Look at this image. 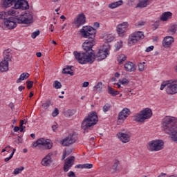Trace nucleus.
<instances>
[{
  "mask_svg": "<svg viewBox=\"0 0 177 177\" xmlns=\"http://www.w3.org/2000/svg\"><path fill=\"white\" fill-rule=\"evenodd\" d=\"M8 16H15L16 17H19L17 15H19V11L17 10H10L7 12Z\"/></svg>",
  "mask_w": 177,
  "mask_h": 177,
  "instance_id": "34",
  "label": "nucleus"
},
{
  "mask_svg": "<svg viewBox=\"0 0 177 177\" xmlns=\"http://www.w3.org/2000/svg\"><path fill=\"white\" fill-rule=\"evenodd\" d=\"M52 156L53 153H49L47 156H45L41 160V165L44 167H48V165H50L52 163Z\"/></svg>",
  "mask_w": 177,
  "mask_h": 177,
  "instance_id": "18",
  "label": "nucleus"
},
{
  "mask_svg": "<svg viewBox=\"0 0 177 177\" xmlns=\"http://www.w3.org/2000/svg\"><path fill=\"white\" fill-rule=\"evenodd\" d=\"M103 89V83L102 82H98L93 86V91H102Z\"/></svg>",
  "mask_w": 177,
  "mask_h": 177,
  "instance_id": "35",
  "label": "nucleus"
},
{
  "mask_svg": "<svg viewBox=\"0 0 177 177\" xmlns=\"http://www.w3.org/2000/svg\"><path fill=\"white\" fill-rule=\"evenodd\" d=\"M37 146H43L44 149H47L48 150H50L52 147H53V144L50 142V140L47 139L45 140L44 138H40L37 140V142L32 144V147L35 148Z\"/></svg>",
  "mask_w": 177,
  "mask_h": 177,
  "instance_id": "8",
  "label": "nucleus"
},
{
  "mask_svg": "<svg viewBox=\"0 0 177 177\" xmlns=\"http://www.w3.org/2000/svg\"><path fill=\"white\" fill-rule=\"evenodd\" d=\"M75 114V110L74 109H68L64 112V115L65 117H67L68 118H70V117H73Z\"/></svg>",
  "mask_w": 177,
  "mask_h": 177,
  "instance_id": "30",
  "label": "nucleus"
},
{
  "mask_svg": "<svg viewBox=\"0 0 177 177\" xmlns=\"http://www.w3.org/2000/svg\"><path fill=\"white\" fill-rule=\"evenodd\" d=\"M147 149L149 151H160L164 149V141L156 140L148 143Z\"/></svg>",
  "mask_w": 177,
  "mask_h": 177,
  "instance_id": "7",
  "label": "nucleus"
},
{
  "mask_svg": "<svg viewBox=\"0 0 177 177\" xmlns=\"http://www.w3.org/2000/svg\"><path fill=\"white\" fill-rule=\"evenodd\" d=\"M162 127L165 133H172V129L177 128V119L175 117H165L162 121Z\"/></svg>",
  "mask_w": 177,
  "mask_h": 177,
  "instance_id": "4",
  "label": "nucleus"
},
{
  "mask_svg": "<svg viewBox=\"0 0 177 177\" xmlns=\"http://www.w3.org/2000/svg\"><path fill=\"white\" fill-rule=\"evenodd\" d=\"M174 38L171 36H167L164 38L162 45L165 48H169L174 44Z\"/></svg>",
  "mask_w": 177,
  "mask_h": 177,
  "instance_id": "19",
  "label": "nucleus"
},
{
  "mask_svg": "<svg viewBox=\"0 0 177 177\" xmlns=\"http://www.w3.org/2000/svg\"><path fill=\"white\" fill-rule=\"evenodd\" d=\"M84 23H86V17L84 14L78 15L77 19L74 21V24H75L77 28H80Z\"/></svg>",
  "mask_w": 177,
  "mask_h": 177,
  "instance_id": "14",
  "label": "nucleus"
},
{
  "mask_svg": "<svg viewBox=\"0 0 177 177\" xmlns=\"http://www.w3.org/2000/svg\"><path fill=\"white\" fill-rule=\"evenodd\" d=\"M95 28H99V27H100V24H99L98 22H95L93 24Z\"/></svg>",
  "mask_w": 177,
  "mask_h": 177,
  "instance_id": "58",
  "label": "nucleus"
},
{
  "mask_svg": "<svg viewBox=\"0 0 177 177\" xmlns=\"http://www.w3.org/2000/svg\"><path fill=\"white\" fill-rule=\"evenodd\" d=\"M168 31L169 32H171V35L176 34V26H175V25L171 26Z\"/></svg>",
  "mask_w": 177,
  "mask_h": 177,
  "instance_id": "38",
  "label": "nucleus"
},
{
  "mask_svg": "<svg viewBox=\"0 0 177 177\" xmlns=\"http://www.w3.org/2000/svg\"><path fill=\"white\" fill-rule=\"evenodd\" d=\"M167 134L171 135V139L174 142H177V128L172 129L171 133Z\"/></svg>",
  "mask_w": 177,
  "mask_h": 177,
  "instance_id": "31",
  "label": "nucleus"
},
{
  "mask_svg": "<svg viewBox=\"0 0 177 177\" xmlns=\"http://www.w3.org/2000/svg\"><path fill=\"white\" fill-rule=\"evenodd\" d=\"M122 3H123L122 0H119L118 1L110 3L109 5V8H110V9H115V8H118V6H121Z\"/></svg>",
  "mask_w": 177,
  "mask_h": 177,
  "instance_id": "28",
  "label": "nucleus"
},
{
  "mask_svg": "<svg viewBox=\"0 0 177 177\" xmlns=\"http://www.w3.org/2000/svg\"><path fill=\"white\" fill-rule=\"evenodd\" d=\"M147 6V0H139L136 8H146Z\"/></svg>",
  "mask_w": 177,
  "mask_h": 177,
  "instance_id": "32",
  "label": "nucleus"
},
{
  "mask_svg": "<svg viewBox=\"0 0 177 177\" xmlns=\"http://www.w3.org/2000/svg\"><path fill=\"white\" fill-rule=\"evenodd\" d=\"M40 34V32L39 30H37V31H35L32 33L31 35V37L33 39H35V38H37V37H38V35H39Z\"/></svg>",
  "mask_w": 177,
  "mask_h": 177,
  "instance_id": "46",
  "label": "nucleus"
},
{
  "mask_svg": "<svg viewBox=\"0 0 177 177\" xmlns=\"http://www.w3.org/2000/svg\"><path fill=\"white\" fill-rule=\"evenodd\" d=\"M106 41L107 42H111V41L114 40V37L111 35H108L106 37Z\"/></svg>",
  "mask_w": 177,
  "mask_h": 177,
  "instance_id": "49",
  "label": "nucleus"
},
{
  "mask_svg": "<svg viewBox=\"0 0 177 177\" xmlns=\"http://www.w3.org/2000/svg\"><path fill=\"white\" fill-rule=\"evenodd\" d=\"M110 109H111V104H106L103 106L102 110H103L104 113H107V111H109V110H110Z\"/></svg>",
  "mask_w": 177,
  "mask_h": 177,
  "instance_id": "41",
  "label": "nucleus"
},
{
  "mask_svg": "<svg viewBox=\"0 0 177 177\" xmlns=\"http://www.w3.org/2000/svg\"><path fill=\"white\" fill-rule=\"evenodd\" d=\"M128 27H129V24L127 21L119 24L116 26V31L120 37H122L125 32L128 31Z\"/></svg>",
  "mask_w": 177,
  "mask_h": 177,
  "instance_id": "12",
  "label": "nucleus"
},
{
  "mask_svg": "<svg viewBox=\"0 0 177 177\" xmlns=\"http://www.w3.org/2000/svg\"><path fill=\"white\" fill-rule=\"evenodd\" d=\"M8 12L2 11L0 12V19L4 20V21L8 19Z\"/></svg>",
  "mask_w": 177,
  "mask_h": 177,
  "instance_id": "37",
  "label": "nucleus"
},
{
  "mask_svg": "<svg viewBox=\"0 0 177 177\" xmlns=\"http://www.w3.org/2000/svg\"><path fill=\"white\" fill-rule=\"evenodd\" d=\"M125 60H127V57L125 56V55L121 54V55H118V62L119 64H122V63H124V62H125Z\"/></svg>",
  "mask_w": 177,
  "mask_h": 177,
  "instance_id": "33",
  "label": "nucleus"
},
{
  "mask_svg": "<svg viewBox=\"0 0 177 177\" xmlns=\"http://www.w3.org/2000/svg\"><path fill=\"white\" fill-rule=\"evenodd\" d=\"M18 89L19 92H21V91H23L24 89H26V87H24V86H20L18 87Z\"/></svg>",
  "mask_w": 177,
  "mask_h": 177,
  "instance_id": "60",
  "label": "nucleus"
},
{
  "mask_svg": "<svg viewBox=\"0 0 177 177\" xmlns=\"http://www.w3.org/2000/svg\"><path fill=\"white\" fill-rule=\"evenodd\" d=\"M75 142H77V136L70 133L68 136L60 141V145L64 146V147H66L71 146V145H74Z\"/></svg>",
  "mask_w": 177,
  "mask_h": 177,
  "instance_id": "9",
  "label": "nucleus"
},
{
  "mask_svg": "<svg viewBox=\"0 0 177 177\" xmlns=\"http://www.w3.org/2000/svg\"><path fill=\"white\" fill-rule=\"evenodd\" d=\"M64 153H66L67 156H70V154L73 153V149L66 148L65 149Z\"/></svg>",
  "mask_w": 177,
  "mask_h": 177,
  "instance_id": "51",
  "label": "nucleus"
},
{
  "mask_svg": "<svg viewBox=\"0 0 177 177\" xmlns=\"http://www.w3.org/2000/svg\"><path fill=\"white\" fill-rule=\"evenodd\" d=\"M93 168V165L91 163H85L84 164V169H91Z\"/></svg>",
  "mask_w": 177,
  "mask_h": 177,
  "instance_id": "48",
  "label": "nucleus"
},
{
  "mask_svg": "<svg viewBox=\"0 0 177 177\" xmlns=\"http://www.w3.org/2000/svg\"><path fill=\"white\" fill-rule=\"evenodd\" d=\"M18 24H31L34 22V17L32 12H24L19 17H9L4 21V26L8 30H13L17 27Z\"/></svg>",
  "mask_w": 177,
  "mask_h": 177,
  "instance_id": "2",
  "label": "nucleus"
},
{
  "mask_svg": "<svg viewBox=\"0 0 177 177\" xmlns=\"http://www.w3.org/2000/svg\"><path fill=\"white\" fill-rule=\"evenodd\" d=\"M153 49H154V46H150L146 48L145 52H151Z\"/></svg>",
  "mask_w": 177,
  "mask_h": 177,
  "instance_id": "53",
  "label": "nucleus"
},
{
  "mask_svg": "<svg viewBox=\"0 0 177 177\" xmlns=\"http://www.w3.org/2000/svg\"><path fill=\"white\" fill-rule=\"evenodd\" d=\"M167 176V174L165 173H161L160 175H159L158 177H165Z\"/></svg>",
  "mask_w": 177,
  "mask_h": 177,
  "instance_id": "61",
  "label": "nucleus"
},
{
  "mask_svg": "<svg viewBox=\"0 0 177 177\" xmlns=\"http://www.w3.org/2000/svg\"><path fill=\"white\" fill-rule=\"evenodd\" d=\"M166 89L168 95H175L177 93V80H168L163 82L160 86V91Z\"/></svg>",
  "mask_w": 177,
  "mask_h": 177,
  "instance_id": "6",
  "label": "nucleus"
},
{
  "mask_svg": "<svg viewBox=\"0 0 177 177\" xmlns=\"http://www.w3.org/2000/svg\"><path fill=\"white\" fill-rule=\"evenodd\" d=\"M122 47V41H118L117 44H115V48H116V50H120L121 48Z\"/></svg>",
  "mask_w": 177,
  "mask_h": 177,
  "instance_id": "44",
  "label": "nucleus"
},
{
  "mask_svg": "<svg viewBox=\"0 0 177 177\" xmlns=\"http://www.w3.org/2000/svg\"><path fill=\"white\" fill-rule=\"evenodd\" d=\"M141 113H142V115L145 120H149V118H150V117H151L153 115L151 109L149 108H146L145 110L142 111Z\"/></svg>",
  "mask_w": 177,
  "mask_h": 177,
  "instance_id": "23",
  "label": "nucleus"
},
{
  "mask_svg": "<svg viewBox=\"0 0 177 177\" xmlns=\"http://www.w3.org/2000/svg\"><path fill=\"white\" fill-rule=\"evenodd\" d=\"M143 38H145L143 32H136L129 36V42L130 44H136L138 41H140V39H143Z\"/></svg>",
  "mask_w": 177,
  "mask_h": 177,
  "instance_id": "10",
  "label": "nucleus"
},
{
  "mask_svg": "<svg viewBox=\"0 0 177 177\" xmlns=\"http://www.w3.org/2000/svg\"><path fill=\"white\" fill-rule=\"evenodd\" d=\"M73 66H68L66 68H63L62 73L69 75H74V72H73Z\"/></svg>",
  "mask_w": 177,
  "mask_h": 177,
  "instance_id": "26",
  "label": "nucleus"
},
{
  "mask_svg": "<svg viewBox=\"0 0 177 177\" xmlns=\"http://www.w3.org/2000/svg\"><path fill=\"white\" fill-rule=\"evenodd\" d=\"M145 120L146 119L145 118V116H143V113H142V111L134 115V121H136V122H145Z\"/></svg>",
  "mask_w": 177,
  "mask_h": 177,
  "instance_id": "24",
  "label": "nucleus"
},
{
  "mask_svg": "<svg viewBox=\"0 0 177 177\" xmlns=\"http://www.w3.org/2000/svg\"><path fill=\"white\" fill-rule=\"evenodd\" d=\"M49 106H50V101L48 100V101H46L45 103H43L42 104V107L43 109H44V110H46Z\"/></svg>",
  "mask_w": 177,
  "mask_h": 177,
  "instance_id": "42",
  "label": "nucleus"
},
{
  "mask_svg": "<svg viewBox=\"0 0 177 177\" xmlns=\"http://www.w3.org/2000/svg\"><path fill=\"white\" fill-rule=\"evenodd\" d=\"M14 9L27 10V9H30V5H28V1L26 0H16Z\"/></svg>",
  "mask_w": 177,
  "mask_h": 177,
  "instance_id": "11",
  "label": "nucleus"
},
{
  "mask_svg": "<svg viewBox=\"0 0 177 177\" xmlns=\"http://www.w3.org/2000/svg\"><path fill=\"white\" fill-rule=\"evenodd\" d=\"M53 86L55 89H60V88H62V83L57 80H55L53 83Z\"/></svg>",
  "mask_w": 177,
  "mask_h": 177,
  "instance_id": "39",
  "label": "nucleus"
},
{
  "mask_svg": "<svg viewBox=\"0 0 177 177\" xmlns=\"http://www.w3.org/2000/svg\"><path fill=\"white\" fill-rule=\"evenodd\" d=\"M22 171H24V167H21L19 168H16L14 170V175H19V174H20V172H21Z\"/></svg>",
  "mask_w": 177,
  "mask_h": 177,
  "instance_id": "40",
  "label": "nucleus"
},
{
  "mask_svg": "<svg viewBox=\"0 0 177 177\" xmlns=\"http://www.w3.org/2000/svg\"><path fill=\"white\" fill-rule=\"evenodd\" d=\"M108 93L111 95V96H117V95H120V91H115V89L113 88L111 86H108Z\"/></svg>",
  "mask_w": 177,
  "mask_h": 177,
  "instance_id": "29",
  "label": "nucleus"
},
{
  "mask_svg": "<svg viewBox=\"0 0 177 177\" xmlns=\"http://www.w3.org/2000/svg\"><path fill=\"white\" fill-rule=\"evenodd\" d=\"M20 131V127L16 126L14 127V132H19Z\"/></svg>",
  "mask_w": 177,
  "mask_h": 177,
  "instance_id": "59",
  "label": "nucleus"
},
{
  "mask_svg": "<svg viewBox=\"0 0 177 177\" xmlns=\"http://www.w3.org/2000/svg\"><path fill=\"white\" fill-rule=\"evenodd\" d=\"M68 177H74V176H75V174L74 173V171H71L68 173Z\"/></svg>",
  "mask_w": 177,
  "mask_h": 177,
  "instance_id": "56",
  "label": "nucleus"
},
{
  "mask_svg": "<svg viewBox=\"0 0 177 177\" xmlns=\"http://www.w3.org/2000/svg\"><path fill=\"white\" fill-rule=\"evenodd\" d=\"M171 17H172V12H165L160 16V20H162V21H167V20L171 19Z\"/></svg>",
  "mask_w": 177,
  "mask_h": 177,
  "instance_id": "25",
  "label": "nucleus"
},
{
  "mask_svg": "<svg viewBox=\"0 0 177 177\" xmlns=\"http://www.w3.org/2000/svg\"><path fill=\"white\" fill-rule=\"evenodd\" d=\"M93 50L89 51H85L82 53H78L77 51H74L73 55L75 56V59L77 60L78 63L80 64H86V63H90L92 64L95 59H96L98 62L100 60H103L107 57L108 55H110V51L109 48H104V50H99L98 53L95 55L93 53Z\"/></svg>",
  "mask_w": 177,
  "mask_h": 177,
  "instance_id": "1",
  "label": "nucleus"
},
{
  "mask_svg": "<svg viewBox=\"0 0 177 177\" xmlns=\"http://www.w3.org/2000/svg\"><path fill=\"white\" fill-rule=\"evenodd\" d=\"M98 118H97V114L96 112H91L89 113L87 118H86L82 123V128L84 131H86V129H89L91 127H93V125H96L97 123Z\"/></svg>",
  "mask_w": 177,
  "mask_h": 177,
  "instance_id": "5",
  "label": "nucleus"
},
{
  "mask_svg": "<svg viewBox=\"0 0 177 177\" xmlns=\"http://www.w3.org/2000/svg\"><path fill=\"white\" fill-rule=\"evenodd\" d=\"M36 56L37 57H41V56H42V53L41 52L37 53H36Z\"/></svg>",
  "mask_w": 177,
  "mask_h": 177,
  "instance_id": "62",
  "label": "nucleus"
},
{
  "mask_svg": "<svg viewBox=\"0 0 177 177\" xmlns=\"http://www.w3.org/2000/svg\"><path fill=\"white\" fill-rule=\"evenodd\" d=\"M67 156V154L66 153L64 152L63 155H62V160H64L66 158V157Z\"/></svg>",
  "mask_w": 177,
  "mask_h": 177,
  "instance_id": "63",
  "label": "nucleus"
},
{
  "mask_svg": "<svg viewBox=\"0 0 177 177\" xmlns=\"http://www.w3.org/2000/svg\"><path fill=\"white\" fill-rule=\"evenodd\" d=\"M129 114H131V111L129 109L124 108L119 113L118 120L120 121H125Z\"/></svg>",
  "mask_w": 177,
  "mask_h": 177,
  "instance_id": "15",
  "label": "nucleus"
},
{
  "mask_svg": "<svg viewBox=\"0 0 177 177\" xmlns=\"http://www.w3.org/2000/svg\"><path fill=\"white\" fill-rule=\"evenodd\" d=\"M120 165V161L118 160H115L113 165H112L113 172H117V169Z\"/></svg>",
  "mask_w": 177,
  "mask_h": 177,
  "instance_id": "36",
  "label": "nucleus"
},
{
  "mask_svg": "<svg viewBox=\"0 0 177 177\" xmlns=\"http://www.w3.org/2000/svg\"><path fill=\"white\" fill-rule=\"evenodd\" d=\"M124 70L129 73H135L136 71V66L131 62H127L124 64Z\"/></svg>",
  "mask_w": 177,
  "mask_h": 177,
  "instance_id": "17",
  "label": "nucleus"
},
{
  "mask_svg": "<svg viewBox=\"0 0 177 177\" xmlns=\"http://www.w3.org/2000/svg\"><path fill=\"white\" fill-rule=\"evenodd\" d=\"M80 34L83 38L88 39L82 44L84 50L85 52H89V50H92V48L95 45L96 30L91 26H83L80 30Z\"/></svg>",
  "mask_w": 177,
  "mask_h": 177,
  "instance_id": "3",
  "label": "nucleus"
},
{
  "mask_svg": "<svg viewBox=\"0 0 177 177\" xmlns=\"http://www.w3.org/2000/svg\"><path fill=\"white\" fill-rule=\"evenodd\" d=\"M12 158H13V153H11L8 158H6L4 159L5 162H8V161H9L10 160H12Z\"/></svg>",
  "mask_w": 177,
  "mask_h": 177,
  "instance_id": "54",
  "label": "nucleus"
},
{
  "mask_svg": "<svg viewBox=\"0 0 177 177\" xmlns=\"http://www.w3.org/2000/svg\"><path fill=\"white\" fill-rule=\"evenodd\" d=\"M74 161H75V157L74 156H71L67 158L65 160V162L64 165V171L65 172H68L70 171V169L73 165H74Z\"/></svg>",
  "mask_w": 177,
  "mask_h": 177,
  "instance_id": "13",
  "label": "nucleus"
},
{
  "mask_svg": "<svg viewBox=\"0 0 177 177\" xmlns=\"http://www.w3.org/2000/svg\"><path fill=\"white\" fill-rule=\"evenodd\" d=\"M8 70H9V62L3 59L0 62V71L4 73L5 71H8Z\"/></svg>",
  "mask_w": 177,
  "mask_h": 177,
  "instance_id": "20",
  "label": "nucleus"
},
{
  "mask_svg": "<svg viewBox=\"0 0 177 177\" xmlns=\"http://www.w3.org/2000/svg\"><path fill=\"white\" fill-rule=\"evenodd\" d=\"M117 136L122 143H128L131 140V136L128 133L120 132L117 134Z\"/></svg>",
  "mask_w": 177,
  "mask_h": 177,
  "instance_id": "16",
  "label": "nucleus"
},
{
  "mask_svg": "<svg viewBox=\"0 0 177 177\" xmlns=\"http://www.w3.org/2000/svg\"><path fill=\"white\" fill-rule=\"evenodd\" d=\"M12 50L7 49L3 52V60H6V62H11L12 61Z\"/></svg>",
  "mask_w": 177,
  "mask_h": 177,
  "instance_id": "21",
  "label": "nucleus"
},
{
  "mask_svg": "<svg viewBox=\"0 0 177 177\" xmlns=\"http://www.w3.org/2000/svg\"><path fill=\"white\" fill-rule=\"evenodd\" d=\"M51 128H52L53 132H56V131H57V128H58L57 123H55L54 124H53Z\"/></svg>",
  "mask_w": 177,
  "mask_h": 177,
  "instance_id": "52",
  "label": "nucleus"
},
{
  "mask_svg": "<svg viewBox=\"0 0 177 177\" xmlns=\"http://www.w3.org/2000/svg\"><path fill=\"white\" fill-rule=\"evenodd\" d=\"M16 0H2L1 5L3 8H10L13 5H15Z\"/></svg>",
  "mask_w": 177,
  "mask_h": 177,
  "instance_id": "22",
  "label": "nucleus"
},
{
  "mask_svg": "<svg viewBox=\"0 0 177 177\" xmlns=\"http://www.w3.org/2000/svg\"><path fill=\"white\" fill-rule=\"evenodd\" d=\"M10 149H12V147H10V146L6 147V151H10Z\"/></svg>",
  "mask_w": 177,
  "mask_h": 177,
  "instance_id": "64",
  "label": "nucleus"
},
{
  "mask_svg": "<svg viewBox=\"0 0 177 177\" xmlns=\"http://www.w3.org/2000/svg\"><path fill=\"white\" fill-rule=\"evenodd\" d=\"M59 115V109L55 108V110L53 111V117H57Z\"/></svg>",
  "mask_w": 177,
  "mask_h": 177,
  "instance_id": "50",
  "label": "nucleus"
},
{
  "mask_svg": "<svg viewBox=\"0 0 177 177\" xmlns=\"http://www.w3.org/2000/svg\"><path fill=\"white\" fill-rule=\"evenodd\" d=\"M119 82L122 85H128V84H129V80L127 78H123L122 80H120Z\"/></svg>",
  "mask_w": 177,
  "mask_h": 177,
  "instance_id": "43",
  "label": "nucleus"
},
{
  "mask_svg": "<svg viewBox=\"0 0 177 177\" xmlns=\"http://www.w3.org/2000/svg\"><path fill=\"white\" fill-rule=\"evenodd\" d=\"M26 84H27L28 89H31V88H32V85H34V82L33 81L28 80L26 82Z\"/></svg>",
  "mask_w": 177,
  "mask_h": 177,
  "instance_id": "47",
  "label": "nucleus"
},
{
  "mask_svg": "<svg viewBox=\"0 0 177 177\" xmlns=\"http://www.w3.org/2000/svg\"><path fill=\"white\" fill-rule=\"evenodd\" d=\"M87 86H89V82H84L82 84V87H83V88H87Z\"/></svg>",
  "mask_w": 177,
  "mask_h": 177,
  "instance_id": "57",
  "label": "nucleus"
},
{
  "mask_svg": "<svg viewBox=\"0 0 177 177\" xmlns=\"http://www.w3.org/2000/svg\"><path fill=\"white\" fill-rule=\"evenodd\" d=\"M30 77V74L28 73H23L20 75L19 78L17 80V84H20L21 81H24V80H27Z\"/></svg>",
  "mask_w": 177,
  "mask_h": 177,
  "instance_id": "27",
  "label": "nucleus"
},
{
  "mask_svg": "<svg viewBox=\"0 0 177 177\" xmlns=\"http://www.w3.org/2000/svg\"><path fill=\"white\" fill-rule=\"evenodd\" d=\"M75 168L84 169V164L83 165H77Z\"/></svg>",
  "mask_w": 177,
  "mask_h": 177,
  "instance_id": "55",
  "label": "nucleus"
},
{
  "mask_svg": "<svg viewBox=\"0 0 177 177\" xmlns=\"http://www.w3.org/2000/svg\"><path fill=\"white\" fill-rule=\"evenodd\" d=\"M145 64H146V62H142V63L138 64L139 71H143L145 70Z\"/></svg>",
  "mask_w": 177,
  "mask_h": 177,
  "instance_id": "45",
  "label": "nucleus"
}]
</instances>
